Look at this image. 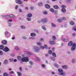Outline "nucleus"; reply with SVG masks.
Instances as JSON below:
<instances>
[{
    "label": "nucleus",
    "instance_id": "obj_8",
    "mask_svg": "<svg viewBox=\"0 0 76 76\" xmlns=\"http://www.w3.org/2000/svg\"><path fill=\"white\" fill-rule=\"evenodd\" d=\"M1 42L3 45H6L7 43V42L5 40H3Z\"/></svg>",
    "mask_w": 76,
    "mask_h": 76
},
{
    "label": "nucleus",
    "instance_id": "obj_22",
    "mask_svg": "<svg viewBox=\"0 0 76 76\" xmlns=\"http://www.w3.org/2000/svg\"><path fill=\"white\" fill-rule=\"evenodd\" d=\"M50 11L51 12H53V13L54 12V9L53 8H50Z\"/></svg>",
    "mask_w": 76,
    "mask_h": 76
},
{
    "label": "nucleus",
    "instance_id": "obj_14",
    "mask_svg": "<svg viewBox=\"0 0 76 76\" xmlns=\"http://www.w3.org/2000/svg\"><path fill=\"white\" fill-rule=\"evenodd\" d=\"M62 69H67L68 68L67 66L65 65L62 66Z\"/></svg>",
    "mask_w": 76,
    "mask_h": 76
},
{
    "label": "nucleus",
    "instance_id": "obj_25",
    "mask_svg": "<svg viewBox=\"0 0 76 76\" xmlns=\"http://www.w3.org/2000/svg\"><path fill=\"white\" fill-rule=\"evenodd\" d=\"M70 24L71 25H75V23H74L73 21H70Z\"/></svg>",
    "mask_w": 76,
    "mask_h": 76
},
{
    "label": "nucleus",
    "instance_id": "obj_60",
    "mask_svg": "<svg viewBox=\"0 0 76 76\" xmlns=\"http://www.w3.org/2000/svg\"><path fill=\"white\" fill-rule=\"evenodd\" d=\"M23 39H26V37H23Z\"/></svg>",
    "mask_w": 76,
    "mask_h": 76
},
{
    "label": "nucleus",
    "instance_id": "obj_44",
    "mask_svg": "<svg viewBox=\"0 0 76 76\" xmlns=\"http://www.w3.org/2000/svg\"><path fill=\"white\" fill-rule=\"evenodd\" d=\"M42 67H45V65L44 64H42L41 65Z\"/></svg>",
    "mask_w": 76,
    "mask_h": 76
},
{
    "label": "nucleus",
    "instance_id": "obj_54",
    "mask_svg": "<svg viewBox=\"0 0 76 76\" xmlns=\"http://www.w3.org/2000/svg\"><path fill=\"white\" fill-rule=\"evenodd\" d=\"M75 62V60H72V63H74Z\"/></svg>",
    "mask_w": 76,
    "mask_h": 76
},
{
    "label": "nucleus",
    "instance_id": "obj_13",
    "mask_svg": "<svg viewBox=\"0 0 76 76\" xmlns=\"http://www.w3.org/2000/svg\"><path fill=\"white\" fill-rule=\"evenodd\" d=\"M53 8L55 9H58L59 7H58V5H54L53 6Z\"/></svg>",
    "mask_w": 76,
    "mask_h": 76
},
{
    "label": "nucleus",
    "instance_id": "obj_19",
    "mask_svg": "<svg viewBox=\"0 0 76 76\" xmlns=\"http://www.w3.org/2000/svg\"><path fill=\"white\" fill-rule=\"evenodd\" d=\"M4 76H9V75L7 73H4L3 74Z\"/></svg>",
    "mask_w": 76,
    "mask_h": 76
},
{
    "label": "nucleus",
    "instance_id": "obj_63",
    "mask_svg": "<svg viewBox=\"0 0 76 76\" xmlns=\"http://www.w3.org/2000/svg\"><path fill=\"white\" fill-rule=\"evenodd\" d=\"M25 9H26V10H28V7H26Z\"/></svg>",
    "mask_w": 76,
    "mask_h": 76
},
{
    "label": "nucleus",
    "instance_id": "obj_26",
    "mask_svg": "<svg viewBox=\"0 0 76 76\" xmlns=\"http://www.w3.org/2000/svg\"><path fill=\"white\" fill-rule=\"evenodd\" d=\"M38 4H39V6H42V5H43V4H42V3L41 2V3H39Z\"/></svg>",
    "mask_w": 76,
    "mask_h": 76
},
{
    "label": "nucleus",
    "instance_id": "obj_57",
    "mask_svg": "<svg viewBox=\"0 0 76 76\" xmlns=\"http://www.w3.org/2000/svg\"><path fill=\"white\" fill-rule=\"evenodd\" d=\"M30 9H31V10H33V9H34V7H30Z\"/></svg>",
    "mask_w": 76,
    "mask_h": 76
},
{
    "label": "nucleus",
    "instance_id": "obj_50",
    "mask_svg": "<svg viewBox=\"0 0 76 76\" xmlns=\"http://www.w3.org/2000/svg\"><path fill=\"white\" fill-rule=\"evenodd\" d=\"M20 70V71H21V72H22V67H20L19 68Z\"/></svg>",
    "mask_w": 76,
    "mask_h": 76
},
{
    "label": "nucleus",
    "instance_id": "obj_28",
    "mask_svg": "<svg viewBox=\"0 0 76 76\" xmlns=\"http://www.w3.org/2000/svg\"><path fill=\"white\" fill-rule=\"evenodd\" d=\"M10 18H15V16L12 14L10 15Z\"/></svg>",
    "mask_w": 76,
    "mask_h": 76
},
{
    "label": "nucleus",
    "instance_id": "obj_35",
    "mask_svg": "<svg viewBox=\"0 0 76 76\" xmlns=\"http://www.w3.org/2000/svg\"><path fill=\"white\" fill-rule=\"evenodd\" d=\"M62 40H64V41L66 42V41H67V39H62Z\"/></svg>",
    "mask_w": 76,
    "mask_h": 76
},
{
    "label": "nucleus",
    "instance_id": "obj_1",
    "mask_svg": "<svg viewBox=\"0 0 76 76\" xmlns=\"http://www.w3.org/2000/svg\"><path fill=\"white\" fill-rule=\"evenodd\" d=\"M68 45L69 46H72L71 48V50L72 51H74L76 49V44L75 43H74L73 45V42L72 41H71L69 42Z\"/></svg>",
    "mask_w": 76,
    "mask_h": 76
},
{
    "label": "nucleus",
    "instance_id": "obj_11",
    "mask_svg": "<svg viewBox=\"0 0 76 76\" xmlns=\"http://www.w3.org/2000/svg\"><path fill=\"white\" fill-rule=\"evenodd\" d=\"M4 48V46L3 45H0V50H3Z\"/></svg>",
    "mask_w": 76,
    "mask_h": 76
},
{
    "label": "nucleus",
    "instance_id": "obj_34",
    "mask_svg": "<svg viewBox=\"0 0 76 76\" xmlns=\"http://www.w3.org/2000/svg\"><path fill=\"white\" fill-rule=\"evenodd\" d=\"M47 13H48L46 11H44L43 12V14L44 15H47Z\"/></svg>",
    "mask_w": 76,
    "mask_h": 76
},
{
    "label": "nucleus",
    "instance_id": "obj_24",
    "mask_svg": "<svg viewBox=\"0 0 76 76\" xmlns=\"http://www.w3.org/2000/svg\"><path fill=\"white\" fill-rule=\"evenodd\" d=\"M72 30H74L76 32V26H75L73 27Z\"/></svg>",
    "mask_w": 76,
    "mask_h": 76
},
{
    "label": "nucleus",
    "instance_id": "obj_27",
    "mask_svg": "<svg viewBox=\"0 0 76 76\" xmlns=\"http://www.w3.org/2000/svg\"><path fill=\"white\" fill-rule=\"evenodd\" d=\"M52 56L54 57H56V54L55 53H53L52 54Z\"/></svg>",
    "mask_w": 76,
    "mask_h": 76
},
{
    "label": "nucleus",
    "instance_id": "obj_41",
    "mask_svg": "<svg viewBox=\"0 0 76 76\" xmlns=\"http://www.w3.org/2000/svg\"><path fill=\"white\" fill-rule=\"evenodd\" d=\"M15 50H19V49L18 48V47H15Z\"/></svg>",
    "mask_w": 76,
    "mask_h": 76
},
{
    "label": "nucleus",
    "instance_id": "obj_21",
    "mask_svg": "<svg viewBox=\"0 0 76 76\" xmlns=\"http://www.w3.org/2000/svg\"><path fill=\"white\" fill-rule=\"evenodd\" d=\"M17 73L18 74V76H22L21 73L20 72H17Z\"/></svg>",
    "mask_w": 76,
    "mask_h": 76
},
{
    "label": "nucleus",
    "instance_id": "obj_10",
    "mask_svg": "<svg viewBox=\"0 0 76 76\" xmlns=\"http://www.w3.org/2000/svg\"><path fill=\"white\" fill-rule=\"evenodd\" d=\"M41 21L43 23H45L47 21V19L46 18H44L42 19Z\"/></svg>",
    "mask_w": 76,
    "mask_h": 76
},
{
    "label": "nucleus",
    "instance_id": "obj_45",
    "mask_svg": "<svg viewBox=\"0 0 76 76\" xmlns=\"http://www.w3.org/2000/svg\"><path fill=\"white\" fill-rule=\"evenodd\" d=\"M4 17L6 18H9V16L8 15H5Z\"/></svg>",
    "mask_w": 76,
    "mask_h": 76
},
{
    "label": "nucleus",
    "instance_id": "obj_48",
    "mask_svg": "<svg viewBox=\"0 0 76 76\" xmlns=\"http://www.w3.org/2000/svg\"><path fill=\"white\" fill-rule=\"evenodd\" d=\"M35 52H38V51H39V49H36L35 50Z\"/></svg>",
    "mask_w": 76,
    "mask_h": 76
},
{
    "label": "nucleus",
    "instance_id": "obj_62",
    "mask_svg": "<svg viewBox=\"0 0 76 76\" xmlns=\"http://www.w3.org/2000/svg\"><path fill=\"white\" fill-rule=\"evenodd\" d=\"M52 50L53 51H54V50H55V48H52Z\"/></svg>",
    "mask_w": 76,
    "mask_h": 76
},
{
    "label": "nucleus",
    "instance_id": "obj_15",
    "mask_svg": "<svg viewBox=\"0 0 76 76\" xmlns=\"http://www.w3.org/2000/svg\"><path fill=\"white\" fill-rule=\"evenodd\" d=\"M8 63V61L7 60H5L4 61V64H7Z\"/></svg>",
    "mask_w": 76,
    "mask_h": 76
},
{
    "label": "nucleus",
    "instance_id": "obj_42",
    "mask_svg": "<svg viewBox=\"0 0 76 76\" xmlns=\"http://www.w3.org/2000/svg\"><path fill=\"white\" fill-rule=\"evenodd\" d=\"M27 19L28 21H30L31 20V18H27Z\"/></svg>",
    "mask_w": 76,
    "mask_h": 76
},
{
    "label": "nucleus",
    "instance_id": "obj_9",
    "mask_svg": "<svg viewBox=\"0 0 76 76\" xmlns=\"http://www.w3.org/2000/svg\"><path fill=\"white\" fill-rule=\"evenodd\" d=\"M44 47L42 46L40 47L41 48V49H42V50H44V48H48V46L47 45H44Z\"/></svg>",
    "mask_w": 76,
    "mask_h": 76
},
{
    "label": "nucleus",
    "instance_id": "obj_2",
    "mask_svg": "<svg viewBox=\"0 0 76 76\" xmlns=\"http://www.w3.org/2000/svg\"><path fill=\"white\" fill-rule=\"evenodd\" d=\"M52 39L53 41H49V43L50 44H51V45H54V44H56L55 42H54L55 40L56 39V36H53L52 37Z\"/></svg>",
    "mask_w": 76,
    "mask_h": 76
},
{
    "label": "nucleus",
    "instance_id": "obj_52",
    "mask_svg": "<svg viewBox=\"0 0 76 76\" xmlns=\"http://www.w3.org/2000/svg\"><path fill=\"white\" fill-rule=\"evenodd\" d=\"M28 54L29 55H32V53L30 52H28Z\"/></svg>",
    "mask_w": 76,
    "mask_h": 76
},
{
    "label": "nucleus",
    "instance_id": "obj_29",
    "mask_svg": "<svg viewBox=\"0 0 76 76\" xmlns=\"http://www.w3.org/2000/svg\"><path fill=\"white\" fill-rule=\"evenodd\" d=\"M44 41V39H43L42 38H41L40 39V41H42V42H43V41Z\"/></svg>",
    "mask_w": 76,
    "mask_h": 76
},
{
    "label": "nucleus",
    "instance_id": "obj_18",
    "mask_svg": "<svg viewBox=\"0 0 76 76\" xmlns=\"http://www.w3.org/2000/svg\"><path fill=\"white\" fill-rule=\"evenodd\" d=\"M17 59H18V60H22V58L21 57V56H17Z\"/></svg>",
    "mask_w": 76,
    "mask_h": 76
},
{
    "label": "nucleus",
    "instance_id": "obj_3",
    "mask_svg": "<svg viewBox=\"0 0 76 76\" xmlns=\"http://www.w3.org/2000/svg\"><path fill=\"white\" fill-rule=\"evenodd\" d=\"M21 61L22 62H28L29 61L28 58L26 57L24 58H22L21 59Z\"/></svg>",
    "mask_w": 76,
    "mask_h": 76
},
{
    "label": "nucleus",
    "instance_id": "obj_49",
    "mask_svg": "<svg viewBox=\"0 0 76 76\" xmlns=\"http://www.w3.org/2000/svg\"><path fill=\"white\" fill-rule=\"evenodd\" d=\"M10 61H13V59H10Z\"/></svg>",
    "mask_w": 76,
    "mask_h": 76
},
{
    "label": "nucleus",
    "instance_id": "obj_59",
    "mask_svg": "<svg viewBox=\"0 0 76 76\" xmlns=\"http://www.w3.org/2000/svg\"><path fill=\"white\" fill-rule=\"evenodd\" d=\"M11 56H12V57H13V56H14V54H11Z\"/></svg>",
    "mask_w": 76,
    "mask_h": 76
},
{
    "label": "nucleus",
    "instance_id": "obj_23",
    "mask_svg": "<svg viewBox=\"0 0 76 76\" xmlns=\"http://www.w3.org/2000/svg\"><path fill=\"white\" fill-rule=\"evenodd\" d=\"M48 53L50 54H51L53 53V52H52V51H51V50H49L48 51Z\"/></svg>",
    "mask_w": 76,
    "mask_h": 76
},
{
    "label": "nucleus",
    "instance_id": "obj_46",
    "mask_svg": "<svg viewBox=\"0 0 76 76\" xmlns=\"http://www.w3.org/2000/svg\"><path fill=\"white\" fill-rule=\"evenodd\" d=\"M52 59L53 60V61H55V58L54 57H52Z\"/></svg>",
    "mask_w": 76,
    "mask_h": 76
},
{
    "label": "nucleus",
    "instance_id": "obj_58",
    "mask_svg": "<svg viewBox=\"0 0 76 76\" xmlns=\"http://www.w3.org/2000/svg\"><path fill=\"white\" fill-rule=\"evenodd\" d=\"M8 22H12V20H8Z\"/></svg>",
    "mask_w": 76,
    "mask_h": 76
},
{
    "label": "nucleus",
    "instance_id": "obj_37",
    "mask_svg": "<svg viewBox=\"0 0 76 76\" xmlns=\"http://www.w3.org/2000/svg\"><path fill=\"white\" fill-rule=\"evenodd\" d=\"M3 54V52L2 51L0 50V55H2Z\"/></svg>",
    "mask_w": 76,
    "mask_h": 76
},
{
    "label": "nucleus",
    "instance_id": "obj_56",
    "mask_svg": "<svg viewBox=\"0 0 76 76\" xmlns=\"http://www.w3.org/2000/svg\"><path fill=\"white\" fill-rule=\"evenodd\" d=\"M72 36L73 37H75V33H73L72 34Z\"/></svg>",
    "mask_w": 76,
    "mask_h": 76
},
{
    "label": "nucleus",
    "instance_id": "obj_53",
    "mask_svg": "<svg viewBox=\"0 0 76 76\" xmlns=\"http://www.w3.org/2000/svg\"><path fill=\"white\" fill-rule=\"evenodd\" d=\"M19 12H22V10L20 9L19 10Z\"/></svg>",
    "mask_w": 76,
    "mask_h": 76
},
{
    "label": "nucleus",
    "instance_id": "obj_30",
    "mask_svg": "<svg viewBox=\"0 0 76 76\" xmlns=\"http://www.w3.org/2000/svg\"><path fill=\"white\" fill-rule=\"evenodd\" d=\"M35 60H37V61H39V58H38L37 57L35 58Z\"/></svg>",
    "mask_w": 76,
    "mask_h": 76
},
{
    "label": "nucleus",
    "instance_id": "obj_39",
    "mask_svg": "<svg viewBox=\"0 0 76 76\" xmlns=\"http://www.w3.org/2000/svg\"><path fill=\"white\" fill-rule=\"evenodd\" d=\"M55 66L56 67H58V66L56 64H54Z\"/></svg>",
    "mask_w": 76,
    "mask_h": 76
},
{
    "label": "nucleus",
    "instance_id": "obj_20",
    "mask_svg": "<svg viewBox=\"0 0 76 76\" xmlns=\"http://www.w3.org/2000/svg\"><path fill=\"white\" fill-rule=\"evenodd\" d=\"M51 26L52 27H56V25L54 24L53 23H51Z\"/></svg>",
    "mask_w": 76,
    "mask_h": 76
},
{
    "label": "nucleus",
    "instance_id": "obj_4",
    "mask_svg": "<svg viewBox=\"0 0 76 76\" xmlns=\"http://www.w3.org/2000/svg\"><path fill=\"white\" fill-rule=\"evenodd\" d=\"M66 7L64 5H62V9L61 10V11L63 13H65L66 12V10L65 8H66Z\"/></svg>",
    "mask_w": 76,
    "mask_h": 76
},
{
    "label": "nucleus",
    "instance_id": "obj_31",
    "mask_svg": "<svg viewBox=\"0 0 76 76\" xmlns=\"http://www.w3.org/2000/svg\"><path fill=\"white\" fill-rule=\"evenodd\" d=\"M37 44L38 45H41V43H39V42H38L37 43Z\"/></svg>",
    "mask_w": 76,
    "mask_h": 76
},
{
    "label": "nucleus",
    "instance_id": "obj_40",
    "mask_svg": "<svg viewBox=\"0 0 76 76\" xmlns=\"http://www.w3.org/2000/svg\"><path fill=\"white\" fill-rule=\"evenodd\" d=\"M61 20H61L60 19H59L58 20V21L59 22H61Z\"/></svg>",
    "mask_w": 76,
    "mask_h": 76
},
{
    "label": "nucleus",
    "instance_id": "obj_38",
    "mask_svg": "<svg viewBox=\"0 0 76 76\" xmlns=\"http://www.w3.org/2000/svg\"><path fill=\"white\" fill-rule=\"evenodd\" d=\"M18 8V5H16V6L15 7V9H17Z\"/></svg>",
    "mask_w": 76,
    "mask_h": 76
},
{
    "label": "nucleus",
    "instance_id": "obj_33",
    "mask_svg": "<svg viewBox=\"0 0 76 76\" xmlns=\"http://www.w3.org/2000/svg\"><path fill=\"white\" fill-rule=\"evenodd\" d=\"M42 29H44L45 31V30H46V28H45V26H43L42 27Z\"/></svg>",
    "mask_w": 76,
    "mask_h": 76
},
{
    "label": "nucleus",
    "instance_id": "obj_36",
    "mask_svg": "<svg viewBox=\"0 0 76 76\" xmlns=\"http://www.w3.org/2000/svg\"><path fill=\"white\" fill-rule=\"evenodd\" d=\"M62 20H66V19L65 17H63L61 19Z\"/></svg>",
    "mask_w": 76,
    "mask_h": 76
},
{
    "label": "nucleus",
    "instance_id": "obj_55",
    "mask_svg": "<svg viewBox=\"0 0 76 76\" xmlns=\"http://www.w3.org/2000/svg\"><path fill=\"white\" fill-rule=\"evenodd\" d=\"M14 62H16V61H17V60H16V59H14Z\"/></svg>",
    "mask_w": 76,
    "mask_h": 76
},
{
    "label": "nucleus",
    "instance_id": "obj_61",
    "mask_svg": "<svg viewBox=\"0 0 76 76\" xmlns=\"http://www.w3.org/2000/svg\"><path fill=\"white\" fill-rule=\"evenodd\" d=\"M8 34V32L6 31L5 32V35H7Z\"/></svg>",
    "mask_w": 76,
    "mask_h": 76
},
{
    "label": "nucleus",
    "instance_id": "obj_7",
    "mask_svg": "<svg viewBox=\"0 0 76 76\" xmlns=\"http://www.w3.org/2000/svg\"><path fill=\"white\" fill-rule=\"evenodd\" d=\"M3 50H4V51H5V52H8V51H10V50L6 46L4 48Z\"/></svg>",
    "mask_w": 76,
    "mask_h": 76
},
{
    "label": "nucleus",
    "instance_id": "obj_16",
    "mask_svg": "<svg viewBox=\"0 0 76 76\" xmlns=\"http://www.w3.org/2000/svg\"><path fill=\"white\" fill-rule=\"evenodd\" d=\"M32 14L30 13L28 15L27 17H28V18H31V17H32Z\"/></svg>",
    "mask_w": 76,
    "mask_h": 76
},
{
    "label": "nucleus",
    "instance_id": "obj_6",
    "mask_svg": "<svg viewBox=\"0 0 76 76\" xmlns=\"http://www.w3.org/2000/svg\"><path fill=\"white\" fill-rule=\"evenodd\" d=\"M15 2L18 4H22L23 3V2L21 0H15Z\"/></svg>",
    "mask_w": 76,
    "mask_h": 76
},
{
    "label": "nucleus",
    "instance_id": "obj_12",
    "mask_svg": "<svg viewBox=\"0 0 76 76\" xmlns=\"http://www.w3.org/2000/svg\"><path fill=\"white\" fill-rule=\"evenodd\" d=\"M46 8L47 9H50V6L48 4H46L45 6Z\"/></svg>",
    "mask_w": 76,
    "mask_h": 76
},
{
    "label": "nucleus",
    "instance_id": "obj_51",
    "mask_svg": "<svg viewBox=\"0 0 76 76\" xmlns=\"http://www.w3.org/2000/svg\"><path fill=\"white\" fill-rule=\"evenodd\" d=\"M35 39V38H34V37H29V39Z\"/></svg>",
    "mask_w": 76,
    "mask_h": 76
},
{
    "label": "nucleus",
    "instance_id": "obj_64",
    "mask_svg": "<svg viewBox=\"0 0 76 76\" xmlns=\"http://www.w3.org/2000/svg\"><path fill=\"white\" fill-rule=\"evenodd\" d=\"M52 74H53V75H54V74H55V73H54V72H52Z\"/></svg>",
    "mask_w": 76,
    "mask_h": 76
},
{
    "label": "nucleus",
    "instance_id": "obj_5",
    "mask_svg": "<svg viewBox=\"0 0 76 76\" xmlns=\"http://www.w3.org/2000/svg\"><path fill=\"white\" fill-rule=\"evenodd\" d=\"M58 72H61L60 74L61 75H63V76H65L66 75V74L65 72H63V70L61 69H59L58 70Z\"/></svg>",
    "mask_w": 76,
    "mask_h": 76
},
{
    "label": "nucleus",
    "instance_id": "obj_32",
    "mask_svg": "<svg viewBox=\"0 0 76 76\" xmlns=\"http://www.w3.org/2000/svg\"><path fill=\"white\" fill-rule=\"evenodd\" d=\"M21 28H22V29H25V27L24 26H21Z\"/></svg>",
    "mask_w": 76,
    "mask_h": 76
},
{
    "label": "nucleus",
    "instance_id": "obj_43",
    "mask_svg": "<svg viewBox=\"0 0 76 76\" xmlns=\"http://www.w3.org/2000/svg\"><path fill=\"white\" fill-rule=\"evenodd\" d=\"M29 63L30 64H33V63L31 61H30L29 62Z\"/></svg>",
    "mask_w": 76,
    "mask_h": 76
},
{
    "label": "nucleus",
    "instance_id": "obj_47",
    "mask_svg": "<svg viewBox=\"0 0 76 76\" xmlns=\"http://www.w3.org/2000/svg\"><path fill=\"white\" fill-rule=\"evenodd\" d=\"M14 73V72L13 71H11L10 72V74H13Z\"/></svg>",
    "mask_w": 76,
    "mask_h": 76
},
{
    "label": "nucleus",
    "instance_id": "obj_17",
    "mask_svg": "<svg viewBox=\"0 0 76 76\" xmlns=\"http://www.w3.org/2000/svg\"><path fill=\"white\" fill-rule=\"evenodd\" d=\"M31 35L32 37H35L36 36V34L35 33H33L31 34Z\"/></svg>",
    "mask_w": 76,
    "mask_h": 76
}]
</instances>
